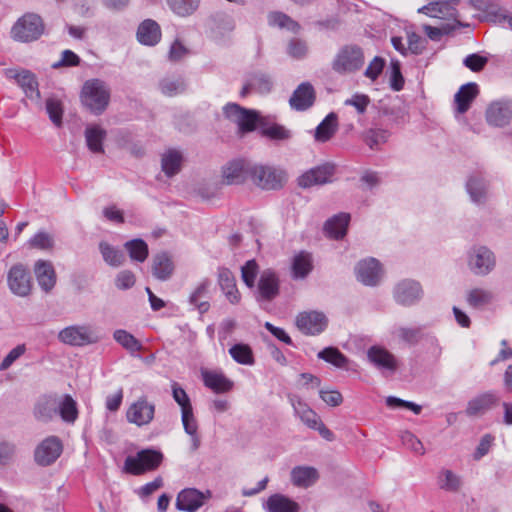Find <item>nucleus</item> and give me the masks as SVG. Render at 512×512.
<instances>
[{
    "label": "nucleus",
    "instance_id": "obj_25",
    "mask_svg": "<svg viewBox=\"0 0 512 512\" xmlns=\"http://www.w3.org/2000/svg\"><path fill=\"white\" fill-rule=\"evenodd\" d=\"M369 361L382 372L393 373L397 369V362L392 353L382 347L372 346L367 351Z\"/></svg>",
    "mask_w": 512,
    "mask_h": 512
},
{
    "label": "nucleus",
    "instance_id": "obj_16",
    "mask_svg": "<svg viewBox=\"0 0 512 512\" xmlns=\"http://www.w3.org/2000/svg\"><path fill=\"white\" fill-rule=\"evenodd\" d=\"M465 186L473 203L477 205L486 203L489 197L490 182L481 171L471 173Z\"/></svg>",
    "mask_w": 512,
    "mask_h": 512
},
{
    "label": "nucleus",
    "instance_id": "obj_15",
    "mask_svg": "<svg viewBox=\"0 0 512 512\" xmlns=\"http://www.w3.org/2000/svg\"><path fill=\"white\" fill-rule=\"evenodd\" d=\"M155 414V404L149 402L146 396H141L132 403L126 412L128 422L144 426L152 422Z\"/></svg>",
    "mask_w": 512,
    "mask_h": 512
},
{
    "label": "nucleus",
    "instance_id": "obj_13",
    "mask_svg": "<svg viewBox=\"0 0 512 512\" xmlns=\"http://www.w3.org/2000/svg\"><path fill=\"white\" fill-rule=\"evenodd\" d=\"M327 325V317L319 311H304L296 317L297 328L306 335H318L326 329Z\"/></svg>",
    "mask_w": 512,
    "mask_h": 512
},
{
    "label": "nucleus",
    "instance_id": "obj_18",
    "mask_svg": "<svg viewBox=\"0 0 512 512\" xmlns=\"http://www.w3.org/2000/svg\"><path fill=\"white\" fill-rule=\"evenodd\" d=\"M210 497L209 490L203 493L195 488H185L177 495L176 508L180 511L196 512Z\"/></svg>",
    "mask_w": 512,
    "mask_h": 512
},
{
    "label": "nucleus",
    "instance_id": "obj_11",
    "mask_svg": "<svg viewBox=\"0 0 512 512\" xmlns=\"http://www.w3.org/2000/svg\"><path fill=\"white\" fill-rule=\"evenodd\" d=\"M500 395L497 391L489 390L472 397L466 405L465 414L468 417H481L498 406Z\"/></svg>",
    "mask_w": 512,
    "mask_h": 512
},
{
    "label": "nucleus",
    "instance_id": "obj_6",
    "mask_svg": "<svg viewBox=\"0 0 512 512\" xmlns=\"http://www.w3.org/2000/svg\"><path fill=\"white\" fill-rule=\"evenodd\" d=\"M226 118L235 122L241 134L252 132L259 123V115L256 111L241 107L236 103H228L223 107Z\"/></svg>",
    "mask_w": 512,
    "mask_h": 512
},
{
    "label": "nucleus",
    "instance_id": "obj_50",
    "mask_svg": "<svg viewBox=\"0 0 512 512\" xmlns=\"http://www.w3.org/2000/svg\"><path fill=\"white\" fill-rule=\"evenodd\" d=\"M99 249H100V252L102 254L104 261L108 265L113 266V267H118L124 263V261H125L124 253L121 250L111 246L107 242H101L99 244Z\"/></svg>",
    "mask_w": 512,
    "mask_h": 512
},
{
    "label": "nucleus",
    "instance_id": "obj_22",
    "mask_svg": "<svg viewBox=\"0 0 512 512\" xmlns=\"http://www.w3.org/2000/svg\"><path fill=\"white\" fill-rule=\"evenodd\" d=\"M487 122L496 127L509 124L512 118V102L496 101L491 103L486 110Z\"/></svg>",
    "mask_w": 512,
    "mask_h": 512
},
{
    "label": "nucleus",
    "instance_id": "obj_40",
    "mask_svg": "<svg viewBox=\"0 0 512 512\" xmlns=\"http://www.w3.org/2000/svg\"><path fill=\"white\" fill-rule=\"evenodd\" d=\"M58 415L66 423H74L78 418L77 403L71 395L59 397Z\"/></svg>",
    "mask_w": 512,
    "mask_h": 512
},
{
    "label": "nucleus",
    "instance_id": "obj_37",
    "mask_svg": "<svg viewBox=\"0 0 512 512\" xmlns=\"http://www.w3.org/2000/svg\"><path fill=\"white\" fill-rule=\"evenodd\" d=\"M338 129V118L333 112L329 113L316 127L314 138L317 142L329 141Z\"/></svg>",
    "mask_w": 512,
    "mask_h": 512
},
{
    "label": "nucleus",
    "instance_id": "obj_8",
    "mask_svg": "<svg viewBox=\"0 0 512 512\" xmlns=\"http://www.w3.org/2000/svg\"><path fill=\"white\" fill-rule=\"evenodd\" d=\"M496 265L494 253L486 246H473L468 254L469 269L479 276L489 274Z\"/></svg>",
    "mask_w": 512,
    "mask_h": 512
},
{
    "label": "nucleus",
    "instance_id": "obj_21",
    "mask_svg": "<svg viewBox=\"0 0 512 512\" xmlns=\"http://www.w3.org/2000/svg\"><path fill=\"white\" fill-rule=\"evenodd\" d=\"M279 286V278L275 271L272 269L262 271L257 286V298L265 301L273 300L279 294Z\"/></svg>",
    "mask_w": 512,
    "mask_h": 512
},
{
    "label": "nucleus",
    "instance_id": "obj_36",
    "mask_svg": "<svg viewBox=\"0 0 512 512\" xmlns=\"http://www.w3.org/2000/svg\"><path fill=\"white\" fill-rule=\"evenodd\" d=\"M174 271V264L166 252L156 254L153 257L152 273L155 278L161 281L168 280Z\"/></svg>",
    "mask_w": 512,
    "mask_h": 512
},
{
    "label": "nucleus",
    "instance_id": "obj_41",
    "mask_svg": "<svg viewBox=\"0 0 512 512\" xmlns=\"http://www.w3.org/2000/svg\"><path fill=\"white\" fill-rule=\"evenodd\" d=\"M182 155L179 151L170 149L162 155L161 167L168 177L176 175L181 169Z\"/></svg>",
    "mask_w": 512,
    "mask_h": 512
},
{
    "label": "nucleus",
    "instance_id": "obj_57",
    "mask_svg": "<svg viewBox=\"0 0 512 512\" xmlns=\"http://www.w3.org/2000/svg\"><path fill=\"white\" fill-rule=\"evenodd\" d=\"M397 335L405 343L415 345L423 337V327H399L397 329Z\"/></svg>",
    "mask_w": 512,
    "mask_h": 512
},
{
    "label": "nucleus",
    "instance_id": "obj_47",
    "mask_svg": "<svg viewBox=\"0 0 512 512\" xmlns=\"http://www.w3.org/2000/svg\"><path fill=\"white\" fill-rule=\"evenodd\" d=\"M260 134L273 141H287L292 137V132L280 124L261 125Z\"/></svg>",
    "mask_w": 512,
    "mask_h": 512
},
{
    "label": "nucleus",
    "instance_id": "obj_61",
    "mask_svg": "<svg viewBox=\"0 0 512 512\" xmlns=\"http://www.w3.org/2000/svg\"><path fill=\"white\" fill-rule=\"evenodd\" d=\"M171 388L172 397L174 401L180 406L181 412L193 408L186 391L177 382H173Z\"/></svg>",
    "mask_w": 512,
    "mask_h": 512
},
{
    "label": "nucleus",
    "instance_id": "obj_31",
    "mask_svg": "<svg viewBox=\"0 0 512 512\" xmlns=\"http://www.w3.org/2000/svg\"><path fill=\"white\" fill-rule=\"evenodd\" d=\"M350 222V214L339 213L329 218L324 224V231L330 238L342 239L346 233Z\"/></svg>",
    "mask_w": 512,
    "mask_h": 512
},
{
    "label": "nucleus",
    "instance_id": "obj_58",
    "mask_svg": "<svg viewBox=\"0 0 512 512\" xmlns=\"http://www.w3.org/2000/svg\"><path fill=\"white\" fill-rule=\"evenodd\" d=\"M439 486L447 491H457L461 486V480L451 470H443L439 476Z\"/></svg>",
    "mask_w": 512,
    "mask_h": 512
},
{
    "label": "nucleus",
    "instance_id": "obj_14",
    "mask_svg": "<svg viewBox=\"0 0 512 512\" xmlns=\"http://www.w3.org/2000/svg\"><path fill=\"white\" fill-rule=\"evenodd\" d=\"M336 167L332 163H324L303 173L298 178V185L302 188H310L314 185H324L332 182Z\"/></svg>",
    "mask_w": 512,
    "mask_h": 512
},
{
    "label": "nucleus",
    "instance_id": "obj_44",
    "mask_svg": "<svg viewBox=\"0 0 512 512\" xmlns=\"http://www.w3.org/2000/svg\"><path fill=\"white\" fill-rule=\"evenodd\" d=\"M124 248L132 261L143 263L148 258V245L140 238L127 241Z\"/></svg>",
    "mask_w": 512,
    "mask_h": 512
},
{
    "label": "nucleus",
    "instance_id": "obj_23",
    "mask_svg": "<svg viewBox=\"0 0 512 512\" xmlns=\"http://www.w3.org/2000/svg\"><path fill=\"white\" fill-rule=\"evenodd\" d=\"M381 265L375 258L360 261L356 266L358 281L366 286H375L381 278Z\"/></svg>",
    "mask_w": 512,
    "mask_h": 512
},
{
    "label": "nucleus",
    "instance_id": "obj_43",
    "mask_svg": "<svg viewBox=\"0 0 512 512\" xmlns=\"http://www.w3.org/2000/svg\"><path fill=\"white\" fill-rule=\"evenodd\" d=\"M186 82L181 76H169L159 82V89L162 94L172 97L183 93L186 90Z\"/></svg>",
    "mask_w": 512,
    "mask_h": 512
},
{
    "label": "nucleus",
    "instance_id": "obj_38",
    "mask_svg": "<svg viewBox=\"0 0 512 512\" xmlns=\"http://www.w3.org/2000/svg\"><path fill=\"white\" fill-rule=\"evenodd\" d=\"M300 420L310 429L317 430L322 438L327 441H333L335 436L334 433L328 429L322 422L319 415L311 409L306 411V414L300 417Z\"/></svg>",
    "mask_w": 512,
    "mask_h": 512
},
{
    "label": "nucleus",
    "instance_id": "obj_33",
    "mask_svg": "<svg viewBox=\"0 0 512 512\" xmlns=\"http://www.w3.org/2000/svg\"><path fill=\"white\" fill-rule=\"evenodd\" d=\"M267 512H299L300 506L283 494L271 495L264 504Z\"/></svg>",
    "mask_w": 512,
    "mask_h": 512
},
{
    "label": "nucleus",
    "instance_id": "obj_10",
    "mask_svg": "<svg viewBox=\"0 0 512 512\" xmlns=\"http://www.w3.org/2000/svg\"><path fill=\"white\" fill-rule=\"evenodd\" d=\"M63 445L59 437L48 436L42 440L34 451L35 462L43 467L53 464L61 455Z\"/></svg>",
    "mask_w": 512,
    "mask_h": 512
},
{
    "label": "nucleus",
    "instance_id": "obj_7",
    "mask_svg": "<svg viewBox=\"0 0 512 512\" xmlns=\"http://www.w3.org/2000/svg\"><path fill=\"white\" fill-rule=\"evenodd\" d=\"M58 339L64 344L77 347L94 344L99 341V337L90 325H71L65 327L59 332Z\"/></svg>",
    "mask_w": 512,
    "mask_h": 512
},
{
    "label": "nucleus",
    "instance_id": "obj_12",
    "mask_svg": "<svg viewBox=\"0 0 512 512\" xmlns=\"http://www.w3.org/2000/svg\"><path fill=\"white\" fill-rule=\"evenodd\" d=\"M423 290L419 282L411 279H404L396 284L393 290L395 301L402 306H412L420 301Z\"/></svg>",
    "mask_w": 512,
    "mask_h": 512
},
{
    "label": "nucleus",
    "instance_id": "obj_3",
    "mask_svg": "<svg viewBox=\"0 0 512 512\" xmlns=\"http://www.w3.org/2000/svg\"><path fill=\"white\" fill-rule=\"evenodd\" d=\"M164 459L160 450L148 448L140 450L136 455L127 456L124 461L123 471L125 473L139 476L156 470Z\"/></svg>",
    "mask_w": 512,
    "mask_h": 512
},
{
    "label": "nucleus",
    "instance_id": "obj_42",
    "mask_svg": "<svg viewBox=\"0 0 512 512\" xmlns=\"http://www.w3.org/2000/svg\"><path fill=\"white\" fill-rule=\"evenodd\" d=\"M312 258L307 252H300L297 254L292 262V274L295 279L305 278L312 270Z\"/></svg>",
    "mask_w": 512,
    "mask_h": 512
},
{
    "label": "nucleus",
    "instance_id": "obj_59",
    "mask_svg": "<svg viewBox=\"0 0 512 512\" xmlns=\"http://www.w3.org/2000/svg\"><path fill=\"white\" fill-rule=\"evenodd\" d=\"M46 111L52 123L55 126L60 127L63 115L61 102L55 98H48L46 100Z\"/></svg>",
    "mask_w": 512,
    "mask_h": 512
},
{
    "label": "nucleus",
    "instance_id": "obj_9",
    "mask_svg": "<svg viewBox=\"0 0 512 512\" xmlns=\"http://www.w3.org/2000/svg\"><path fill=\"white\" fill-rule=\"evenodd\" d=\"M7 284L14 295L28 296L32 290V280L26 266L21 263L13 265L7 273Z\"/></svg>",
    "mask_w": 512,
    "mask_h": 512
},
{
    "label": "nucleus",
    "instance_id": "obj_1",
    "mask_svg": "<svg viewBox=\"0 0 512 512\" xmlns=\"http://www.w3.org/2000/svg\"><path fill=\"white\" fill-rule=\"evenodd\" d=\"M365 64V54L357 44L341 46L331 61V69L338 75H351L361 71Z\"/></svg>",
    "mask_w": 512,
    "mask_h": 512
},
{
    "label": "nucleus",
    "instance_id": "obj_45",
    "mask_svg": "<svg viewBox=\"0 0 512 512\" xmlns=\"http://www.w3.org/2000/svg\"><path fill=\"white\" fill-rule=\"evenodd\" d=\"M268 23L271 26L285 28L293 33H298L301 29L299 23L283 12H271L268 15Z\"/></svg>",
    "mask_w": 512,
    "mask_h": 512
},
{
    "label": "nucleus",
    "instance_id": "obj_63",
    "mask_svg": "<svg viewBox=\"0 0 512 512\" xmlns=\"http://www.w3.org/2000/svg\"><path fill=\"white\" fill-rule=\"evenodd\" d=\"M390 87L393 91H401L404 87V77L401 73L400 63L392 61L390 65Z\"/></svg>",
    "mask_w": 512,
    "mask_h": 512
},
{
    "label": "nucleus",
    "instance_id": "obj_34",
    "mask_svg": "<svg viewBox=\"0 0 512 512\" xmlns=\"http://www.w3.org/2000/svg\"><path fill=\"white\" fill-rule=\"evenodd\" d=\"M204 385L215 393H225L232 389L233 382L229 380L223 373L215 371H202Z\"/></svg>",
    "mask_w": 512,
    "mask_h": 512
},
{
    "label": "nucleus",
    "instance_id": "obj_48",
    "mask_svg": "<svg viewBox=\"0 0 512 512\" xmlns=\"http://www.w3.org/2000/svg\"><path fill=\"white\" fill-rule=\"evenodd\" d=\"M113 338L131 354H134L143 348L142 343L126 330L118 329L114 331Z\"/></svg>",
    "mask_w": 512,
    "mask_h": 512
},
{
    "label": "nucleus",
    "instance_id": "obj_56",
    "mask_svg": "<svg viewBox=\"0 0 512 512\" xmlns=\"http://www.w3.org/2000/svg\"><path fill=\"white\" fill-rule=\"evenodd\" d=\"M389 132L384 129H369L363 135V140L371 149H377L379 145L384 144L389 138Z\"/></svg>",
    "mask_w": 512,
    "mask_h": 512
},
{
    "label": "nucleus",
    "instance_id": "obj_64",
    "mask_svg": "<svg viewBox=\"0 0 512 512\" xmlns=\"http://www.w3.org/2000/svg\"><path fill=\"white\" fill-rule=\"evenodd\" d=\"M401 441L404 446L413 451L415 454H425V448L423 443L413 433L409 431L403 432L401 435Z\"/></svg>",
    "mask_w": 512,
    "mask_h": 512
},
{
    "label": "nucleus",
    "instance_id": "obj_49",
    "mask_svg": "<svg viewBox=\"0 0 512 512\" xmlns=\"http://www.w3.org/2000/svg\"><path fill=\"white\" fill-rule=\"evenodd\" d=\"M468 24H464L461 21H456V23H446L440 27H433L430 25H424L423 29L426 35L432 41H439L443 35H449L453 33L457 28L467 27Z\"/></svg>",
    "mask_w": 512,
    "mask_h": 512
},
{
    "label": "nucleus",
    "instance_id": "obj_60",
    "mask_svg": "<svg viewBox=\"0 0 512 512\" xmlns=\"http://www.w3.org/2000/svg\"><path fill=\"white\" fill-rule=\"evenodd\" d=\"M29 245L32 248L49 250L54 247V238L45 231H39L29 240Z\"/></svg>",
    "mask_w": 512,
    "mask_h": 512
},
{
    "label": "nucleus",
    "instance_id": "obj_5",
    "mask_svg": "<svg viewBox=\"0 0 512 512\" xmlns=\"http://www.w3.org/2000/svg\"><path fill=\"white\" fill-rule=\"evenodd\" d=\"M248 173L253 183L264 190L280 189L286 182L285 172L269 165H252Z\"/></svg>",
    "mask_w": 512,
    "mask_h": 512
},
{
    "label": "nucleus",
    "instance_id": "obj_20",
    "mask_svg": "<svg viewBox=\"0 0 512 512\" xmlns=\"http://www.w3.org/2000/svg\"><path fill=\"white\" fill-rule=\"evenodd\" d=\"M315 89L309 82H302L292 93L289 105L293 110L306 111L314 105Z\"/></svg>",
    "mask_w": 512,
    "mask_h": 512
},
{
    "label": "nucleus",
    "instance_id": "obj_35",
    "mask_svg": "<svg viewBox=\"0 0 512 512\" xmlns=\"http://www.w3.org/2000/svg\"><path fill=\"white\" fill-rule=\"evenodd\" d=\"M319 478L317 469L309 466H296L291 471V481L297 487H310Z\"/></svg>",
    "mask_w": 512,
    "mask_h": 512
},
{
    "label": "nucleus",
    "instance_id": "obj_27",
    "mask_svg": "<svg viewBox=\"0 0 512 512\" xmlns=\"http://www.w3.org/2000/svg\"><path fill=\"white\" fill-rule=\"evenodd\" d=\"M252 165H245L242 160L229 162L223 169V179L228 185L243 183L249 177L248 170Z\"/></svg>",
    "mask_w": 512,
    "mask_h": 512
},
{
    "label": "nucleus",
    "instance_id": "obj_28",
    "mask_svg": "<svg viewBox=\"0 0 512 512\" xmlns=\"http://www.w3.org/2000/svg\"><path fill=\"white\" fill-rule=\"evenodd\" d=\"M34 272L39 286L45 292H49L56 284V273L51 262L38 260L35 263Z\"/></svg>",
    "mask_w": 512,
    "mask_h": 512
},
{
    "label": "nucleus",
    "instance_id": "obj_30",
    "mask_svg": "<svg viewBox=\"0 0 512 512\" xmlns=\"http://www.w3.org/2000/svg\"><path fill=\"white\" fill-rule=\"evenodd\" d=\"M137 39L143 45H156L161 39L159 24L152 19L144 20L137 29Z\"/></svg>",
    "mask_w": 512,
    "mask_h": 512
},
{
    "label": "nucleus",
    "instance_id": "obj_26",
    "mask_svg": "<svg viewBox=\"0 0 512 512\" xmlns=\"http://www.w3.org/2000/svg\"><path fill=\"white\" fill-rule=\"evenodd\" d=\"M218 285L231 304H237L240 301V293L236 286V279L233 273L226 267L218 268Z\"/></svg>",
    "mask_w": 512,
    "mask_h": 512
},
{
    "label": "nucleus",
    "instance_id": "obj_39",
    "mask_svg": "<svg viewBox=\"0 0 512 512\" xmlns=\"http://www.w3.org/2000/svg\"><path fill=\"white\" fill-rule=\"evenodd\" d=\"M106 135V131L100 126H88L85 129V140L88 149L93 153H103V141L105 140Z\"/></svg>",
    "mask_w": 512,
    "mask_h": 512
},
{
    "label": "nucleus",
    "instance_id": "obj_32",
    "mask_svg": "<svg viewBox=\"0 0 512 512\" xmlns=\"http://www.w3.org/2000/svg\"><path fill=\"white\" fill-rule=\"evenodd\" d=\"M210 286L211 280L204 278L189 296V304L194 306L200 314H204L210 309L209 301L205 300L208 296Z\"/></svg>",
    "mask_w": 512,
    "mask_h": 512
},
{
    "label": "nucleus",
    "instance_id": "obj_51",
    "mask_svg": "<svg viewBox=\"0 0 512 512\" xmlns=\"http://www.w3.org/2000/svg\"><path fill=\"white\" fill-rule=\"evenodd\" d=\"M200 0H167L170 9L178 16L192 15L199 7Z\"/></svg>",
    "mask_w": 512,
    "mask_h": 512
},
{
    "label": "nucleus",
    "instance_id": "obj_29",
    "mask_svg": "<svg viewBox=\"0 0 512 512\" xmlns=\"http://www.w3.org/2000/svg\"><path fill=\"white\" fill-rule=\"evenodd\" d=\"M6 75L9 78L15 79L28 97H32L33 94H35L37 98L40 96L36 77L29 70L23 69L21 71H17L9 69L6 71Z\"/></svg>",
    "mask_w": 512,
    "mask_h": 512
},
{
    "label": "nucleus",
    "instance_id": "obj_24",
    "mask_svg": "<svg viewBox=\"0 0 512 512\" xmlns=\"http://www.w3.org/2000/svg\"><path fill=\"white\" fill-rule=\"evenodd\" d=\"M479 86L475 82L462 85L454 95V110L457 114H465L479 95Z\"/></svg>",
    "mask_w": 512,
    "mask_h": 512
},
{
    "label": "nucleus",
    "instance_id": "obj_4",
    "mask_svg": "<svg viewBox=\"0 0 512 512\" xmlns=\"http://www.w3.org/2000/svg\"><path fill=\"white\" fill-rule=\"evenodd\" d=\"M44 29L43 20L38 14L26 13L13 25L11 36L16 41L28 43L38 40Z\"/></svg>",
    "mask_w": 512,
    "mask_h": 512
},
{
    "label": "nucleus",
    "instance_id": "obj_52",
    "mask_svg": "<svg viewBox=\"0 0 512 512\" xmlns=\"http://www.w3.org/2000/svg\"><path fill=\"white\" fill-rule=\"evenodd\" d=\"M249 85L253 87V90L261 93L267 94L272 90V80L271 78L263 72H253L248 76Z\"/></svg>",
    "mask_w": 512,
    "mask_h": 512
},
{
    "label": "nucleus",
    "instance_id": "obj_46",
    "mask_svg": "<svg viewBox=\"0 0 512 512\" xmlns=\"http://www.w3.org/2000/svg\"><path fill=\"white\" fill-rule=\"evenodd\" d=\"M229 354L235 362L242 365H253L255 362L252 348L248 344H234L229 349Z\"/></svg>",
    "mask_w": 512,
    "mask_h": 512
},
{
    "label": "nucleus",
    "instance_id": "obj_62",
    "mask_svg": "<svg viewBox=\"0 0 512 512\" xmlns=\"http://www.w3.org/2000/svg\"><path fill=\"white\" fill-rule=\"evenodd\" d=\"M242 280L247 287L252 288L255 284V279L258 274V264L252 259L248 260L241 268Z\"/></svg>",
    "mask_w": 512,
    "mask_h": 512
},
{
    "label": "nucleus",
    "instance_id": "obj_19",
    "mask_svg": "<svg viewBox=\"0 0 512 512\" xmlns=\"http://www.w3.org/2000/svg\"><path fill=\"white\" fill-rule=\"evenodd\" d=\"M59 396L49 394L41 396L35 403L34 417L44 423L52 421L58 415Z\"/></svg>",
    "mask_w": 512,
    "mask_h": 512
},
{
    "label": "nucleus",
    "instance_id": "obj_54",
    "mask_svg": "<svg viewBox=\"0 0 512 512\" xmlns=\"http://www.w3.org/2000/svg\"><path fill=\"white\" fill-rule=\"evenodd\" d=\"M318 358L333 364L338 368H343L347 365V357L335 347H327L318 353Z\"/></svg>",
    "mask_w": 512,
    "mask_h": 512
},
{
    "label": "nucleus",
    "instance_id": "obj_53",
    "mask_svg": "<svg viewBox=\"0 0 512 512\" xmlns=\"http://www.w3.org/2000/svg\"><path fill=\"white\" fill-rule=\"evenodd\" d=\"M493 295L490 291L484 289H472L467 296L468 304L476 309H482L491 303Z\"/></svg>",
    "mask_w": 512,
    "mask_h": 512
},
{
    "label": "nucleus",
    "instance_id": "obj_2",
    "mask_svg": "<svg viewBox=\"0 0 512 512\" xmlns=\"http://www.w3.org/2000/svg\"><path fill=\"white\" fill-rule=\"evenodd\" d=\"M81 100L90 112L99 115L104 112L109 104L110 91L104 81L99 79L88 80L83 85Z\"/></svg>",
    "mask_w": 512,
    "mask_h": 512
},
{
    "label": "nucleus",
    "instance_id": "obj_55",
    "mask_svg": "<svg viewBox=\"0 0 512 512\" xmlns=\"http://www.w3.org/2000/svg\"><path fill=\"white\" fill-rule=\"evenodd\" d=\"M381 112L395 124H404L408 121V112L402 105H384Z\"/></svg>",
    "mask_w": 512,
    "mask_h": 512
},
{
    "label": "nucleus",
    "instance_id": "obj_17",
    "mask_svg": "<svg viewBox=\"0 0 512 512\" xmlns=\"http://www.w3.org/2000/svg\"><path fill=\"white\" fill-rule=\"evenodd\" d=\"M459 2L460 0L430 2L419 8L418 13L425 14L432 18L451 19L453 23H456V21H459V13L456 9Z\"/></svg>",
    "mask_w": 512,
    "mask_h": 512
}]
</instances>
